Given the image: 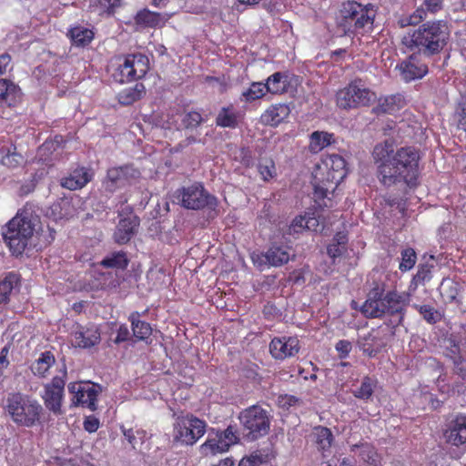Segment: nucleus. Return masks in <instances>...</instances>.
<instances>
[{
	"instance_id": "obj_1",
	"label": "nucleus",
	"mask_w": 466,
	"mask_h": 466,
	"mask_svg": "<svg viewBox=\"0 0 466 466\" xmlns=\"http://www.w3.org/2000/svg\"><path fill=\"white\" fill-rule=\"evenodd\" d=\"M372 158L377 178L384 187L397 189L405 195L408 189L418 187L421 157L414 147L396 148L392 140L386 139L374 147Z\"/></svg>"
},
{
	"instance_id": "obj_2",
	"label": "nucleus",
	"mask_w": 466,
	"mask_h": 466,
	"mask_svg": "<svg viewBox=\"0 0 466 466\" xmlns=\"http://www.w3.org/2000/svg\"><path fill=\"white\" fill-rule=\"evenodd\" d=\"M410 301L409 293L397 290L385 292V285L377 283L369 291L360 311L369 319L388 317L389 325L396 328L402 325Z\"/></svg>"
},
{
	"instance_id": "obj_3",
	"label": "nucleus",
	"mask_w": 466,
	"mask_h": 466,
	"mask_svg": "<svg viewBox=\"0 0 466 466\" xmlns=\"http://www.w3.org/2000/svg\"><path fill=\"white\" fill-rule=\"evenodd\" d=\"M450 39V28L445 20L428 21L403 38L410 50L431 56L441 53Z\"/></svg>"
},
{
	"instance_id": "obj_4",
	"label": "nucleus",
	"mask_w": 466,
	"mask_h": 466,
	"mask_svg": "<svg viewBox=\"0 0 466 466\" xmlns=\"http://www.w3.org/2000/svg\"><path fill=\"white\" fill-rule=\"evenodd\" d=\"M38 224V216L31 208L25 207L3 228V238L14 255L25 251Z\"/></svg>"
},
{
	"instance_id": "obj_5",
	"label": "nucleus",
	"mask_w": 466,
	"mask_h": 466,
	"mask_svg": "<svg viewBox=\"0 0 466 466\" xmlns=\"http://www.w3.org/2000/svg\"><path fill=\"white\" fill-rule=\"evenodd\" d=\"M5 410L17 425L32 427L39 421L43 407L27 395L11 393L6 399Z\"/></svg>"
},
{
	"instance_id": "obj_6",
	"label": "nucleus",
	"mask_w": 466,
	"mask_h": 466,
	"mask_svg": "<svg viewBox=\"0 0 466 466\" xmlns=\"http://www.w3.org/2000/svg\"><path fill=\"white\" fill-rule=\"evenodd\" d=\"M376 10L371 4L349 2L340 10L339 25L346 32L365 33L372 28Z\"/></svg>"
},
{
	"instance_id": "obj_7",
	"label": "nucleus",
	"mask_w": 466,
	"mask_h": 466,
	"mask_svg": "<svg viewBox=\"0 0 466 466\" xmlns=\"http://www.w3.org/2000/svg\"><path fill=\"white\" fill-rule=\"evenodd\" d=\"M243 438L254 441L269 432L271 415L259 405H252L238 415Z\"/></svg>"
},
{
	"instance_id": "obj_8",
	"label": "nucleus",
	"mask_w": 466,
	"mask_h": 466,
	"mask_svg": "<svg viewBox=\"0 0 466 466\" xmlns=\"http://www.w3.org/2000/svg\"><path fill=\"white\" fill-rule=\"evenodd\" d=\"M174 197L181 207L192 210L207 208L215 211L218 203V198L210 194L199 182L177 189Z\"/></svg>"
},
{
	"instance_id": "obj_9",
	"label": "nucleus",
	"mask_w": 466,
	"mask_h": 466,
	"mask_svg": "<svg viewBox=\"0 0 466 466\" xmlns=\"http://www.w3.org/2000/svg\"><path fill=\"white\" fill-rule=\"evenodd\" d=\"M337 106L342 109L369 106L377 100L374 92L367 88L361 79H355L336 95Z\"/></svg>"
},
{
	"instance_id": "obj_10",
	"label": "nucleus",
	"mask_w": 466,
	"mask_h": 466,
	"mask_svg": "<svg viewBox=\"0 0 466 466\" xmlns=\"http://www.w3.org/2000/svg\"><path fill=\"white\" fill-rule=\"evenodd\" d=\"M329 168L327 174V183L322 181V185L316 183L314 185V197L317 199H324L332 193L337 185L347 176L348 168L346 160L339 155L332 154L325 161Z\"/></svg>"
},
{
	"instance_id": "obj_11",
	"label": "nucleus",
	"mask_w": 466,
	"mask_h": 466,
	"mask_svg": "<svg viewBox=\"0 0 466 466\" xmlns=\"http://www.w3.org/2000/svg\"><path fill=\"white\" fill-rule=\"evenodd\" d=\"M238 441V431L235 425H228L224 431L211 429L207 441L200 446V452L204 456L223 453Z\"/></svg>"
},
{
	"instance_id": "obj_12",
	"label": "nucleus",
	"mask_w": 466,
	"mask_h": 466,
	"mask_svg": "<svg viewBox=\"0 0 466 466\" xmlns=\"http://www.w3.org/2000/svg\"><path fill=\"white\" fill-rule=\"evenodd\" d=\"M149 70V59L141 53L129 54L125 56L114 74V78L119 83L141 79Z\"/></svg>"
},
{
	"instance_id": "obj_13",
	"label": "nucleus",
	"mask_w": 466,
	"mask_h": 466,
	"mask_svg": "<svg viewBox=\"0 0 466 466\" xmlns=\"http://www.w3.org/2000/svg\"><path fill=\"white\" fill-rule=\"evenodd\" d=\"M204 420L193 416L178 418L174 424L173 439L176 442L193 445L206 432Z\"/></svg>"
},
{
	"instance_id": "obj_14",
	"label": "nucleus",
	"mask_w": 466,
	"mask_h": 466,
	"mask_svg": "<svg viewBox=\"0 0 466 466\" xmlns=\"http://www.w3.org/2000/svg\"><path fill=\"white\" fill-rule=\"evenodd\" d=\"M139 176L140 172L133 165L111 167L103 180V190L106 194L112 195L116 190L131 185Z\"/></svg>"
},
{
	"instance_id": "obj_15",
	"label": "nucleus",
	"mask_w": 466,
	"mask_h": 466,
	"mask_svg": "<svg viewBox=\"0 0 466 466\" xmlns=\"http://www.w3.org/2000/svg\"><path fill=\"white\" fill-rule=\"evenodd\" d=\"M446 443L461 447L466 444V415L458 413L449 418L442 431Z\"/></svg>"
},
{
	"instance_id": "obj_16",
	"label": "nucleus",
	"mask_w": 466,
	"mask_h": 466,
	"mask_svg": "<svg viewBox=\"0 0 466 466\" xmlns=\"http://www.w3.org/2000/svg\"><path fill=\"white\" fill-rule=\"evenodd\" d=\"M291 248L289 246L271 244L267 251L253 258L254 263L258 266L281 267L287 264L294 255L290 254Z\"/></svg>"
},
{
	"instance_id": "obj_17",
	"label": "nucleus",
	"mask_w": 466,
	"mask_h": 466,
	"mask_svg": "<svg viewBox=\"0 0 466 466\" xmlns=\"http://www.w3.org/2000/svg\"><path fill=\"white\" fill-rule=\"evenodd\" d=\"M300 346L297 337H275L269 343V352L275 360H285L294 357L299 351Z\"/></svg>"
},
{
	"instance_id": "obj_18",
	"label": "nucleus",
	"mask_w": 466,
	"mask_h": 466,
	"mask_svg": "<svg viewBox=\"0 0 466 466\" xmlns=\"http://www.w3.org/2000/svg\"><path fill=\"white\" fill-rule=\"evenodd\" d=\"M140 225V219L137 215L121 218L114 231L113 239L118 245L128 243L137 233Z\"/></svg>"
},
{
	"instance_id": "obj_19",
	"label": "nucleus",
	"mask_w": 466,
	"mask_h": 466,
	"mask_svg": "<svg viewBox=\"0 0 466 466\" xmlns=\"http://www.w3.org/2000/svg\"><path fill=\"white\" fill-rule=\"evenodd\" d=\"M358 347L363 353L369 357H375L387 345V338L385 334L378 329H372L363 336H360L357 340Z\"/></svg>"
},
{
	"instance_id": "obj_20",
	"label": "nucleus",
	"mask_w": 466,
	"mask_h": 466,
	"mask_svg": "<svg viewBox=\"0 0 466 466\" xmlns=\"http://www.w3.org/2000/svg\"><path fill=\"white\" fill-rule=\"evenodd\" d=\"M400 76L405 82L422 78L428 73L426 64L419 61L418 55L412 54L399 66Z\"/></svg>"
},
{
	"instance_id": "obj_21",
	"label": "nucleus",
	"mask_w": 466,
	"mask_h": 466,
	"mask_svg": "<svg viewBox=\"0 0 466 466\" xmlns=\"http://www.w3.org/2000/svg\"><path fill=\"white\" fill-rule=\"evenodd\" d=\"M101 390L100 385L87 382L83 386L76 400H73V402L76 405H81L88 408L91 411H95L97 409V396Z\"/></svg>"
},
{
	"instance_id": "obj_22",
	"label": "nucleus",
	"mask_w": 466,
	"mask_h": 466,
	"mask_svg": "<svg viewBox=\"0 0 466 466\" xmlns=\"http://www.w3.org/2000/svg\"><path fill=\"white\" fill-rule=\"evenodd\" d=\"M463 285L452 279H443L440 285V293L446 303H454L457 306L461 304V292Z\"/></svg>"
},
{
	"instance_id": "obj_23",
	"label": "nucleus",
	"mask_w": 466,
	"mask_h": 466,
	"mask_svg": "<svg viewBox=\"0 0 466 466\" xmlns=\"http://www.w3.org/2000/svg\"><path fill=\"white\" fill-rule=\"evenodd\" d=\"M443 2L444 0H423L422 7L417 9L414 14L409 17L408 22L401 25H416L426 17L427 13L431 15L439 13L443 9Z\"/></svg>"
},
{
	"instance_id": "obj_24",
	"label": "nucleus",
	"mask_w": 466,
	"mask_h": 466,
	"mask_svg": "<svg viewBox=\"0 0 466 466\" xmlns=\"http://www.w3.org/2000/svg\"><path fill=\"white\" fill-rule=\"evenodd\" d=\"M20 284L21 277L18 273L14 271L6 273L0 280V303H8L13 291L19 290Z\"/></svg>"
},
{
	"instance_id": "obj_25",
	"label": "nucleus",
	"mask_w": 466,
	"mask_h": 466,
	"mask_svg": "<svg viewBox=\"0 0 466 466\" xmlns=\"http://www.w3.org/2000/svg\"><path fill=\"white\" fill-rule=\"evenodd\" d=\"M289 113L290 109L286 104L273 105L262 114L261 121L265 125L276 127L286 119Z\"/></svg>"
},
{
	"instance_id": "obj_26",
	"label": "nucleus",
	"mask_w": 466,
	"mask_h": 466,
	"mask_svg": "<svg viewBox=\"0 0 466 466\" xmlns=\"http://www.w3.org/2000/svg\"><path fill=\"white\" fill-rule=\"evenodd\" d=\"M91 179V175L85 167L75 169L67 177L61 179L60 185L69 190H76L85 187Z\"/></svg>"
},
{
	"instance_id": "obj_27",
	"label": "nucleus",
	"mask_w": 466,
	"mask_h": 466,
	"mask_svg": "<svg viewBox=\"0 0 466 466\" xmlns=\"http://www.w3.org/2000/svg\"><path fill=\"white\" fill-rule=\"evenodd\" d=\"M290 76L286 72H276L268 77L267 91L271 94H283L289 91Z\"/></svg>"
},
{
	"instance_id": "obj_28",
	"label": "nucleus",
	"mask_w": 466,
	"mask_h": 466,
	"mask_svg": "<svg viewBox=\"0 0 466 466\" xmlns=\"http://www.w3.org/2000/svg\"><path fill=\"white\" fill-rule=\"evenodd\" d=\"M310 437L317 446V449L323 453L330 449L334 440L331 431L323 426L315 427Z\"/></svg>"
},
{
	"instance_id": "obj_29",
	"label": "nucleus",
	"mask_w": 466,
	"mask_h": 466,
	"mask_svg": "<svg viewBox=\"0 0 466 466\" xmlns=\"http://www.w3.org/2000/svg\"><path fill=\"white\" fill-rule=\"evenodd\" d=\"M129 259L125 251H114L107 254L99 265L105 268H115L124 270L127 268Z\"/></svg>"
},
{
	"instance_id": "obj_30",
	"label": "nucleus",
	"mask_w": 466,
	"mask_h": 466,
	"mask_svg": "<svg viewBox=\"0 0 466 466\" xmlns=\"http://www.w3.org/2000/svg\"><path fill=\"white\" fill-rule=\"evenodd\" d=\"M216 125L228 128H236L238 126V116L233 106H224L219 110Z\"/></svg>"
},
{
	"instance_id": "obj_31",
	"label": "nucleus",
	"mask_w": 466,
	"mask_h": 466,
	"mask_svg": "<svg viewBox=\"0 0 466 466\" xmlns=\"http://www.w3.org/2000/svg\"><path fill=\"white\" fill-rule=\"evenodd\" d=\"M140 315L138 312H133L129 316V320L131 322L133 335L138 340H146L148 339L152 333V328L149 323L140 320Z\"/></svg>"
},
{
	"instance_id": "obj_32",
	"label": "nucleus",
	"mask_w": 466,
	"mask_h": 466,
	"mask_svg": "<svg viewBox=\"0 0 466 466\" xmlns=\"http://www.w3.org/2000/svg\"><path fill=\"white\" fill-rule=\"evenodd\" d=\"M335 142L334 135L325 131H314L310 135L309 150L318 153Z\"/></svg>"
},
{
	"instance_id": "obj_33",
	"label": "nucleus",
	"mask_w": 466,
	"mask_h": 466,
	"mask_svg": "<svg viewBox=\"0 0 466 466\" xmlns=\"http://www.w3.org/2000/svg\"><path fill=\"white\" fill-rule=\"evenodd\" d=\"M67 35L74 46L81 47L87 46L94 38L92 30L81 25L72 27L68 31Z\"/></svg>"
},
{
	"instance_id": "obj_34",
	"label": "nucleus",
	"mask_w": 466,
	"mask_h": 466,
	"mask_svg": "<svg viewBox=\"0 0 466 466\" xmlns=\"http://www.w3.org/2000/svg\"><path fill=\"white\" fill-rule=\"evenodd\" d=\"M402 103L400 95L390 96L379 99V104L373 108L374 113L380 114H392L400 109Z\"/></svg>"
},
{
	"instance_id": "obj_35",
	"label": "nucleus",
	"mask_w": 466,
	"mask_h": 466,
	"mask_svg": "<svg viewBox=\"0 0 466 466\" xmlns=\"http://www.w3.org/2000/svg\"><path fill=\"white\" fill-rule=\"evenodd\" d=\"M19 88L13 82L0 79V103L13 106L18 97Z\"/></svg>"
},
{
	"instance_id": "obj_36",
	"label": "nucleus",
	"mask_w": 466,
	"mask_h": 466,
	"mask_svg": "<svg viewBox=\"0 0 466 466\" xmlns=\"http://www.w3.org/2000/svg\"><path fill=\"white\" fill-rule=\"evenodd\" d=\"M75 343L81 348H91L100 341V334L97 329H86L77 331L74 335Z\"/></svg>"
},
{
	"instance_id": "obj_37",
	"label": "nucleus",
	"mask_w": 466,
	"mask_h": 466,
	"mask_svg": "<svg viewBox=\"0 0 466 466\" xmlns=\"http://www.w3.org/2000/svg\"><path fill=\"white\" fill-rule=\"evenodd\" d=\"M136 23L140 25L156 27L164 24L165 20L159 13L152 12L148 9L139 11L136 17Z\"/></svg>"
},
{
	"instance_id": "obj_38",
	"label": "nucleus",
	"mask_w": 466,
	"mask_h": 466,
	"mask_svg": "<svg viewBox=\"0 0 466 466\" xmlns=\"http://www.w3.org/2000/svg\"><path fill=\"white\" fill-rule=\"evenodd\" d=\"M376 386V379L365 376L361 380L360 385L352 390V394L357 399L369 400L370 399H371Z\"/></svg>"
},
{
	"instance_id": "obj_39",
	"label": "nucleus",
	"mask_w": 466,
	"mask_h": 466,
	"mask_svg": "<svg viewBox=\"0 0 466 466\" xmlns=\"http://www.w3.org/2000/svg\"><path fill=\"white\" fill-rule=\"evenodd\" d=\"M55 361V357L51 351H44L32 364L31 370L35 375L44 377Z\"/></svg>"
},
{
	"instance_id": "obj_40",
	"label": "nucleus",
	"mask_w": 466,
	"mask_h": 466,
	"mask_svg": "<svg viewBox=\"0 0 466 466\" xmlns=\"http://www.w3.org/2000/svg\"><path fill=\"white\" fill-rule=\"evenodd\" d=\"M64 392L45 388L44 401L46 407L56 415L62 413L61 404Z\"/></svg>"
},
{
	"instance_id": "obj_41",
	"label": "nucleus",
	"mask_w": 466,
	"mask_h": 466,
	"mask_svg": "<svg viewBox=\"0 0 466 466\" xmlns=\"http://www.w3.org/2000/svg\"><path fill=\"white\" fill-rule=\"evenodd\" d=\"M144 93V85L141 83H137L134 87L122 90L118 94V101L122 105L128 106L140 99L142 94Z\"/></svg>"
},
{
	"instance_id": "obj_42",
	"label": "nucleus",
	"mask_w": 466,
	"mask_h": 466,
	"mask_svg": "<svg viewBox=\"0 0 466 466\" xmlns=\"http://www.w3.org/2000/svg\"><path fill=\"white\" fill-rule=\"evenodd\" d=\"M434 268V257L431 256L425 263H420L418 266V271L412 279V283L415 286L424 284L430 281L432 278L431 270Z\"/></svg>"
},
{
	"instance_id": "obj_43",
	"label": "nucleus",
	"mask_w": 466,
	"mask_h": 466,
	"mask_svg": "<svg viewBox=\"0 0 466 466\" xmlns=\"http://www.w3.org/2000/svg\"><path fill=\"white\" fill-rule=\"evenodd\" d=\"M120 430H121L125 439L131 445L132 449L136 450L139 444H143L145 442L147 431H144L143 429H138V428L127 429L124 426H121Z\"/></svg>"
},
{
	"instance_id": "obj_44",
	"label": "nucleus",
	"mask_w": 466,
	"mask_h": 466,
	"mask_svg": "<svg viewBox=\"0 0 466 466\" xmlns=\"http://www.w3.org/2000/svg\"><path fill=\"white\" fill-rule=\"evenodd\" d=\"M2 156L1 162L4 166L8 167H15L23 162V156L15 152V147H3L1 149Z\"/></svg>"
},
{
	"instance_id": "obj_45",
	"label": "nucleus",
	"mask_w": 466,
	"mask_h": 466,
	"mask_svg": "<svg viewBox=\"0 0 466 466\" xmlns=\"http://www.w3.org/2000/svg\"><path fill=\"white\" fill-rule=\"evenodd\" d=\"M267 91L266 84L262 82H253L250 86L242 93V96L247 102H252L265 96Z\"/></svg>"
},
{
	"instance_id": "obj_46",
	"label": "nucleus",
	"mask_w": 466,
	"mask_h": 466,
	"mask_svg": "<svg viewBox=\"0 0 466 466\" xmlns=\"http://www.w3.org/2000/svg\"><path fill=\"white\" fill-rule=\"evenodd\" d=\"M452 121L459 129L466 131V100L463 97L455 106Z\"/></svg>"
},
{
	"instance_id": "obj_47",
	"label": "nucleus",
	"mask_w": 466,
	"mask_h": 466,
	"mask_svg": "<svg viewBox=\"0 0 466 466\" xmlns=\"http://www.w3.org/2000/svg\"><path fill=\"white\" fill-rule=\"evenodd\" d=\"M258 170L264 181H268L277 175L275 163L271 158H261L258 164Z\"/></svg>"
},
{
	"instance_id": "obj_48",
	"label": "nucleus",
	"mask_w": 466,
	"mask_h": 466,
	"mask_svg": "<svg viewBox=\"0 0 466 466\" xmlns=\"http://www.w3.org/2000/svg\"><path fill=\"white\" fill-rule=\"evenodd\" d=\"M357 450H360V456L364 461L370 464L376 461V451L374 447L370 444L365 442L360 444H354L350 447V451L353 452H355Z\"/></svg>"
},
{
	"instance_id": "obj_49",
	"label": "nucleus",
	"mask_w": 466,
	"mask_h": 466,
	"mask_svg": "<svg viewBox=\"0 0 466 466\" xmlns=\"http://www.w3.org/2000/svg\"><path fill=\"white\" fill-rule=\"evenodd\" d=\"M204 118L198 111L185 113L181 118V126L185 129H195L201 125Z\"/></svg>"
},
{
	"instance_id": "obj_50",
	"label": "nucleus",
	"mask_w": 466,
	"mask_h": 466,
	"mask_svg": "<svg viewBox=\"0 0 466 466\" xmlns=\"http://www.w3.org/2000/svg\"><path fill=\"white\" fill-rule=\"evenodd\" d=\"M416 259L417 256L413 248H408L403 249L399 268L403 272L411 269L416 263Z\"/></svg>"
},
{
	"instance_id": "obj_51",
	"label": "nucleus",
	"mask_w": 466,
	"mask_h": 466,
	"mask_svg": "<svg viewBox=\"0 0 466 466\" xmlns=\"http://www.w3.org/2000/svg\"><path fill=\"white\" fill-rule=\"evenodd\" d=\"M305 216L296 217L290 225L288 227L284 234L293 236L296 238L297 235L306 230L305 227Z\"/></svg>"
},
{
	"instance_id": "obj_52",
	"label": "nucleus",
	"mask_w": 466,
	"mask_h": 466,
	"mask_svg": "<svg viewBox=\"0 0 466 466\" xmlns=\"http://www.w3.org/2000/svg\"><path fill=\"white\" fill-rule=\"evenodd\" d=\"M101 11L100 15L107 14L112 15L115 14L116 9L121 5V0H97Z\"/></svg>"
},
{
	"instance_id": "obj_53",
	"label": "nucleus",
	"mask_w": 466,
	"mask_h": 466,
	"mask_svg": "<svg viewBox=\"0 0 466 466\" xmlns=\"http://www.w3.org/2000/svg\"><path fill=\"white\" fill-rule=\"evenodd\" d=\"M420 313L423 319L429 323H436L438 320V312L429 305L420 306L419 309Z\"/></svg>"
},
{
	"instance_id": "obj_54",
	"label": "nucleus",
	"mask_w": 466,
	"mask_h": 466,
	"mask_svg": "<svg viewBox=\"0 0 466 466\" xmlns=\"http://www.w3.org/2000/svg\"><path fill=\"white\" fill-rule=\"evenodd\" d=\"M454 358V373L460 376L462 380L466 381V360L462 357Z\"/></svg>"
},
{
	"instance_id": "obj_55",
	"label": "nucleus",
	"mask_w": 466,
	"mask_h": 466,
	"mask_svg": "<svg viewBox=\"0 0 466 466\" xmlns=\"http://www.w3.org/2000/svg\"><path fill=\"white\" fill-rule=\"evenodd\" d=\"M336 350L339 353L341 359L346 358L352 350L351 342L349 340L341 339L336 343Z\"/></svg>"
},
{
	"instance_id": "obj_56",
	"label": "nucleus",
	"mask_w": 466,
	"mask_h": 466,
	"mask_svg": "<svg viewBox=\"0 0 466 466\" xmlns=\"http://www.w3.org/2000/svg\"><path fill=\"white\" fill-rule=\"evenodd\" d=\"M63 142L62 137H56L54 140L51 141H46L39 148V151L46 152V151H56L58 147H60L61 143Z\"/></svg>"
},
{
	"instance_id": "obj_57",
	"label": "nucleus",
	"mask_w": 466,
	"mask_h": 466,
	"mask_svg": "<svg viewBox=\"0 0 466 466\" xmlns=\"http://www.w3.org/2000/svg\"><path fill=\"white\" fill-rule=\"evenodd\" d=\"M100 422L95 416H87L84 420V429L89 433L96 432L99 428Z\"/></svg>"
},
{
	"instance_id": "obj_58",
	"label": "nucleus",
	"mask_w": 466,
	"mask_h": 466,
	"mask_svg": "<svg viewBox=\"0 0 466 466\" xmlns=\"http://www.w3.org/2000/svg\"><path fill=\"white\" fill-rule=\"evenodd\" d=\"M346 250L347 248H341L340 245L339 246L334 242H331L327 247V253L333 259V261H335L337 258L341 257Z\"/></svg>"
},
{
	"instance_id": "obj_59",
	"label": "nucleus",
	"mask_w": 466,
	"mask_h": 466,
	"mask_svg": "<svg viewBox=\"0 0 466 466\" xmlns=\"http://www.w3.org/2000/svg\"><path fill=\"white\" fill-rule=\"evenodd\" d=\"M279 404L286 409L301 403V400L293 395H285L279 397Z\"/></svg>"
},
{
	"instance_id": "obj_60",
	"label": "nucleus",
	"mask_w": 466,
	"mask_h": 466,
	"mask_svg": "<svg viewBox=\"0 0 466 466\" xmlns=\"http://www.w3.org/2000/svg\"><path fill=\"white\" fill-rule=\"evenodd\" d=\"M384 200H385L386 205H388L390 208H396L400 212H403L405 210V203L401 198L389 197V198H385Z\"/></svg>"
},
{
	"instance_id": "obj_61",
	"label": "nucleus",
	"mask_w": 466,
	"mask_h": 466,
	"mask_svg": "<svg viewBox=\"0 0 466 466\" xmlns=\"http://www.w3.org/2000/svg\"><path fill=\"white\" fill-rule=\"evenodd\" d=\"M65 384L63 378L56 376L53 378L51 383L46 385L45 388L64 392Z\"/></svg>"
},
{
	"instance_id": "obj_62",
	"label": "nucleus",
	"mask_w": 466,
	"mask_h": 466,
	"mask_svg": "<svg viewBox=\"0 0 466 466\" xmlns=\"http://www.w3.org/2000/svg\"><path fill=\"white\" fill-rule=\"evenodd\" d=\"M129 330L126 325H121L117 329L116 337L114 339L116 344L127 341L129 339Z\"/></svg>"
},
{
	"instance_id": "obj_63",
	"label": "nucleus",
	"mask_w": 466,
	"mask_h": 466,
	"mask_svg": "<svg viewBox=\"0 0 466 466\" xmlns=\"http://www.w3.org/2000/svg\"><path fill=\"white\" fill-rule=\"evenodd\" d=\"M248 457L256 462V466H259L268 461V454H264L261 451H256Z\"/></svg>"
},
{
	"instance_id": "obj_64",
	"label": "nucleus",
	"mask_w": 466,
	"mask_h": 466,
	"mask_svg": "<svg viewBox=\"0 0 466 466\" xmlns=\"http://www.w3.org/2000/svg\"><path fill=\"white\" fill-rule=\"evenodd\" d=\"M332 242L340 245L341 248H346L348 243V236L344 232H338L332 238Z\"/></svg>"
}]
</instances>
